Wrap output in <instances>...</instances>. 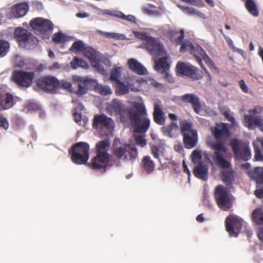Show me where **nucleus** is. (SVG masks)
<instances>
[{
	"mask_svg": "<svg viewBox=\"0 0 263 263\" xmlns=\"http://www.w3.org/2000/svg\"><path fill=\"white\" fill-rule=\"evenodd\" d=\"M100 34L103 35L106 37H110L112 38L115 37L116 34L115 33H108V32H105L101 30H98L97 31Z\"/></svg>",
	"mask_w": 263,
	"mask_h": 263,
	"instance_id": "58",
	"label": "nucleus"
},
{
	"mask_svg": "<svg viewBox=\"0 0 263 263\" xmlns=\"http://www.w3.org/2000/svg\"><path fill=\"white\" fill-rule=\"evenodd\" d=\"M164 147L161 145H153L151 147V154L153 157L160 161L159 155L160 154H163L164 152Z\"/></svg>",
	"mask_w": 263,
	"mask_h": 263,
	"instance_id": "39",
	"label": "nucleus"
},
{
	"mask_svg": "<svg viewBox=\"0 0 263 263\" xmlns=\"http://www.w3.org/2000/svg\"><path fill=\"white\" fill-rule=\"evenodd\" d=\"M110 142L105 139L98 142L95 146L96 155L91 160L88 165L95 170H103L106 172L108 167L112 165L118 166L120 165V159L123 160H134L137 156L138 152L136 147L126 144L123 146H113V155L118 159L111 162V155L108 153Z\"/></svg>",
	"mask_w": 263,
	"mask_h": 263,
	"instance_id": "1",
	"label": "nucleus"
},
{
	"mask_svg": "<svg viewBox=\"0 0 263 263\" xmlns=\"http://www.w3.org/2000/svg\"><path fill=\"white\" fill-rule=\"evenodd\" d=\"M70 65L73 69H77L79 67L82 68L87 67V63L83 59L79 58L77 57H74L72 59L70 62Z\"/></svg>",
	"mask_w": 263,
	"mask_h": 263,
	"instance_id": "37",
	"label": "nucleus"
},
{
	"mask_svg": "<svg viewBox=\"0 0 263 263\" xmlns=\"http://www.w3.org/2000/svg\"><path fill=\"white\" fill-rule=\"evenodd\" d=\"M181 2H185L192 5H195L199 7H202L204 4L202 0H180Z\"/></svg>",
	"mask_w": 263,
	"mask_h": 263,
	"instance_id": "48",
	"label": "nucleus"
},
{
	"mask_svg": "<svg viewBox=\"0 0 263 263\" xmlns=\"http://www.w3.org/2000/svg\"><path fill=\"white\" fill-rule=\"evenodd\" d=\"M191 158L192 162L196 163L202 158L201 151L198 149L193 151L191 154Z\"/></svg>",
	"mask_w": 263,
	"mask_h": 263,
	"instance_id": "45",
	"label": "nucleus"
},
{
	"mask_svg": "<svg viewBox=\"0 0 263 263\" xmlns=\"http://www.w3.org/2000/svg\"><path fill=\"white\" fill-rule=\"evenodd\" d=\"M13 96L10 93H6L3 97L1 100V108L3 109H8L14 105Z\"/></svg>",
	"mask_w": 263,
	"mask_h": 263,
	"instance_id": "29",
	"label": "nucleus"
},
{
	"mask_svg": "<svg viewBox=\"0 0 263 263\" xmlns=\"http://www.w3.org/2000/svg\"><path fill=\"white\" fill-rule=\"evenodd\" d=\"M263 111V107L260 106H256L252 109L249 111V114L256 115L260 114Z\"/></svg>",
	"mask_w": 263,
	"mask_h": 263,
	"instance_id": "51",
	"label": "nucleus"
},
{
	"mask_svg": "<svg viewBox=\"0 0 263 263\" xmlns=\"http://www.w3.org/2000/svg\"><path fill=\"white\" fill-rule=\"evenodd\" d=\"M30 34L31 33L22 28H16L14 32L16 39L21 44H23L26 41V40L29 37Z\"/></svg>",
	"mask_w": 263,
	"mask_h": 263,
	"instance_id": "28",
	"label": "nucleus"
},
{
	"mask_svg": "<svg viewBox=\"0 0 263 263\" xmlns=\"http://www.w3.org/2000/svg\"><path fill=\"white\" fill-rule=\"evenodd\" d=\"M245 3V6L249 13L254 17L259 15L257 5L254 0H241Z\"/></svg>",
	"mask_w": 263,
	"mask_h": 263,
	"instance_id": "26",
	"label": "nucleus"
},
{
	"mask_svg": "<svg viewBox=\"0 0 263 263\" xmlns=\"http://www.w3.org/2000/svg\"><path fill=\"white\" fill-rule=\"evenodd\" d=\"M116 93L118 95H123L129 92V88L128 85H126L121 81L116 83Z\"/></svg>",
	"mask_w": 263,
	"mask_h": 263,
	"instance_id": "31",
	"label": "nucleus"
},
{
	"mask_svg": "<svg viewBox=\"0 0 263 263\" xmlns=\"http://www.w3.org/2000/svg\"><path fill=\"white\" fill-rule=\"evenodd\" d=\"M136 142L137 144L143 147L146 144V140L142 136H139L136 139Z\"/></svg>",
	"mask_w": 263,
	"mask_h": 263,
	"instance_id": "53",
	"label": "nucleus"
},
{
	"mask_svg": "<svg viewBox=\"0 0 263 263\" xmlns=\"http://www.w3.org/2000/svg\"><path fill=\"white\" fill-rule=\"evenodd\" d=\"M254 195L255 196L259 199L263 198V189H257L254 192Z\"/></svg>",
	"mask_w": 263,
	"mask_h": 263,
	"instance_id": "57",
	"label": "nucleus"
},
{
	"mask_svg": "<svg viewBox=\"0 0 263 263\" xmlns=\"http://www.w3.org/2000/svg\"><path fill=\"white\" fill-rule=\"evenodd\" d=\"M202 60L204 61L205 63L207 64V65L212 70H214L216 72H218V69L215 66L214 62L211 60V59L209 57V55L206 53L203 56Z\"/></svg>",
	"mask_w": 263,
	"mask_h": 263,
	"instance_id": "42",
	"label": "nucleus"
},
{
	"mask_svg": "<svg viewBox=\"0 0 263 263\" xmlns=\"http://www.w3.org/2000/svg\"><path fill=\"white\" fill-rule=\"evenodd\" d=\"M233 152L237 158L248 161L251 158V153L248 143L241 140L233 139L230 142Z\"/></svg>",
	"mask_w": 263,
	"mask_h": 263,
	"instance_id": "9",
	"label": "nucleus"
},
{
	"mask_svg": "<svg viewBox=\"0 0 263 263\" xmlns=\"http://www.w3.org/2000/svg\"><path fill=\"white\" fill-rule=\"evenodd\" d=\"M96 89L97 91L102 95H110L112 91L110 88L108 86H103L102 85H98Z\"/></svg>",
	"mask_w": 263,
	"mask_h": 263,
	"instance_id": "44",
	"label": "nucleus"
},
{
	"mask_svg": "<svg viewBox=\"0 0 263 263\" xmlns=\"http://www.w3.org/2000/svg\"><path fill=\"white\" fill-rule=\"evenodd\" d=\"M142 35V39L145 41V49L150 54L158 57L165 54L164 46L159 39L148 36L145 33Z\"/></svg>",
	"mask_w": 263,
	"mask_h": 263,
	"instance_id": "7",
	"label": "nucleus"
},
{
	"mask_svg": "<svg viewBox=\"0 0 263 263\" xmlns=\"http://www.w3.org/2000/svg\"><path fill=\"white\" fill-rule=\"evenodd\" d=\"M35 77V72L15 70L13 72L11 80L18 86L28 87L32 84Z\"/></svg>",
	"mask_w": 263,
	"mask_h": 263,
	"instance_id": "10",
	"label": "nucleus"
},
{
	"mask_svg": "<svg viewBox=\"0 0 263 263\" xmlns=\"http://www.w3.org/2000/svg\"><path fill=\"white\" fill-rule=\"evenodd\" d=\"M64 36L60 32L54 34L52 36V40L56 43H60L62 42Z\"/></svg>",
	"mask_w": 263,
	"mask_h": 263,
	"instance_id": "49",
	"label": "nucleus"
},
{
	"mask_svg": "<svg viewBox=\"0 0 263 263\" xmlns=\"http://www.w3.org/2000/svg\"><path fill=\"white\" fill-rule=\"evenodd\" d=\"M92 126L101 134L107 136L114 129V122L111 118L105 114L96 115L93 117Z\"/></svg>",
	"mask_w": 263,
	"mask_h": 263,
	"instance_id": "6",
	"label": "nucleus"
},
{
	"mask_svg": "<svg viewBox=\"0 0 263 263\" xmlns=\"http://www.w3.org/2000/svg\"><path fill=\"white\" fill-rule=\"evenodd\" d=\"M225 224L227 231L231 236L237 237L244 225L243 220L239 217L230 215L226 218Z\"/></svg>",
	"mask_w": 263,
	"mask_h": 263,
	"instance_id": "12",
	"label": "nucleus"
},
{
	"mask_svg": "<svg viewBox=\"0 0 263 263\" xmlns=\"http://www.w3.org/2000/svg\"><path fill=\"white\" fill-rule=\"evenodd\" d=\"M180 45V51L181 52H185L186 51H190L191 52L194 47L192 42L187 40H185L184 42H182Z\"/></svg>",
	"mask_w": 263,
	"mask_h": 263,
	"instance_id": "41",
	"label": "nucleus"
},
{
	"mask_svg": "<svg viewBox=\"0 0 263 263\" xmlns=\"http://www.w3.org/2000/svg\"><path fill=\"white\" fill-rule=\"evenodd\" d=\"M141 165L147 174L152 173L154 171L155 167L154 161L149 156L143 157L141 160Z\"/></svg>",
	"mask_w": 263,
	"mask_h": 263,
	"instance_id": "24",
	"label": "nucleus"
},
{
	"mask_svg": "<svg viewBox=\"0 0 263 263\" xmlns=\"http://www.w3.org/2000/svg\"><path fill=\"white\" fill-rule=\"evenodd\" d=\"M86 88L84 86L82 83H78V89L77 91V94L79 96H82L87 92Z\"/></svg>",
	"mask_w": 263,
	"mask_h": 263,
	"instance_id": "50",
	"label": "nucleus"
},
{
	"mask_svg": "<svg viewBox=\"0 0 263 263\" xmlns=\"http://www.w3.org/2000/svg\"><path fill=\"white\" fill-rule=\"evenodd\" d=\"M239 86H240L241 90L244 92H248V87H247V85L246 84L243 80H241L239 81Z\"/></svg>",
	"mask_w": 263,
	"mask_h": 263,
	"instance_id": "59",
	"label": "nucleus"
},
{
	"mask_svg": "<svg viewBox=\"0 0 263 263\" xmlns=\"http://www.w3.org/2000/svg\"><path fill=\"white\" fill-rule=\"evenodd\" d=\"M154 69L155 70L163 73L166 78H168L169 73L167 71L170 69V64L168 63V57H163L162 58L155 59L154 60Z\"/></svg>",
	"mask_w": 263,
	"mask_h": 263,
	"instance_id": "17",
	"label": "nucleus"
},
{
	"mask_svg": "<svg viewBox=\"0 0 263 263\" xmlns=\"http://www.w3.org/2000/svg\"><path fill=\"white\" fill-rule=\"evenodd\" d=\"M123 82H124L126 85H128L129 87L133 85V79L130 77H124Z\"/></svg>",
	"mask_w": 263,
	"mask_h": 263,
	"instance_id": "56",
	"label": "nucleus"
},
{
	"mask_svg": "<svg viewBox=\"0 0 263 263\" xmlns=\"http://www.w3.org/2000/svg\"><path fill=\"white\" fill-rule=\"evenodd\" d=\"M30 25L34 30L42 33L52 31L53 28V25L50 20L42 17L32 20L30 22Z\"/></svg>",
	"mask_w": 263,
	"mask_h": 263,
	"instance_id": "13",
	"label": "nucleus"
},
{
	"mask_svg": "<svg viewBox=\"0 0 263 263\" xmlns=\"http://www.w3.org/2000/svg\"><path fill=\"white\" fill-rule=\"evenodd\" d=\"M223 115L229 121L233 124H234L235 119L233 116L230 115L228 111H224Z\"/></svg>",
	"mask_w": 263,
	"mask_h": 263,
	"instance_id": "55",
	"label": "nucleus"
},
{
	"mask_svg": "<svg viewBox=\"0 0 263 263\" xmlns=\"http://www.w3.org/2000/svg\"><path fill=\"white\" fill-rule=\"evenodd\" d=\"M83 52L92 64L96 63L97 52L95 50L90 47H85Z\"/></svg>",
	"mask_w": 263,
	"mask_h": 263,
	"instance_id": "33",
	"label": "nucleus"
},
{
	"mask_svg": "<svg viewBox=\"0 0 263 263\" xmlns=\"http://www.w3.org/2000/svg\"><path fill=\"white\" fill-rule=\"evenodd\" d=\"M36 85L45 91H52L59 87V81L54 77L46 76L40 77L37 81Z\"/></svg>",
	"mask_w": 263,
	"mask_h": 263,
	"instance_id": "14",
	"label": "nucleus"
},
{
	"mask_svg": "<svg viewBox=\"0 0 263 263\" xmlns=\"http://www.w3.org/2000/svg\"><path fill=\"white\" fill-rule=\"evenodd\" d=\"M1 127H3L5 129H7L9 127V124L8 120L4 117L1 116Z\"/></svg>",
	"mask_w": 263,
	"mask_h": 263,
	"instance_id": "54",
	"label": "nucleus"
},
{
	"mask_svg": "<svg viewBox=\"0 0 263 263\" xmlns=\"http://www.w3.org/2000/svg\"><path fill=\"white\" fill-rule=\"evenodd\" d=\"M191 121L184 120L179 123L180 130L183 137V143L187 149H191L196 146L198 143L197 129L193 128Z\"/></svg>",
	"mask_w": 263,
	"mask_h": 263,
	"instance_id": "4",
	"label": "nucleus"
},
{
	"mask_svg": "<svg viewBox=\"0 0 263 263\" xmlns=\"http://www.w3.org/2000/svg\"><path fill=\"white\" fill-rule=\"evenodd\" d=\"M202 60L204 61L205 63L207 64V65L212 70H214L216 72H218V69L215 66L214 62L211 60V59L209 57V55L206 53L203 56Z\"/></svg>",
	"mask_w": 263,
	"mask_h": 263,
	"instance_id": "43",
	"label": "nucleus"
},
{
	"mask_svg": "<svg viewBox=\"0 0 263 263\" xmlns=\"http://www.w3.org/2000/svg\"><path fill=\"white\" fill-rule=\"evenodd\" d=\"M29 9V6L26 3H19L15 5L11 9V13L15 18L25 16Z\"/></svg>",
	"mask_w": 263,
	"mask_h": 263,
	"instance_id": "20",
	"label": "nucleus"
},
{
	"mask_svg": "<svg viewBox=\"0 0 263 263\" xmlns=\"http://www.w3.org/2000/svg\"><path fill=\"white\" fill-rule=\"evenodd\" d=\"M215 197L219 208L224 211H228L232 206L229 197L228 192L222 185H219L215 189Z\"/></svg>",
	"mask_w": 263,
	"mask_h": 263,
	"instance_id": "11",
	"label": "nucleus"
},
{
	"mask_svg": "<svg viewBox=\"0 0 263 263\" xmlns=\"http://www.w3.org/2000/svg\"><path fill=\"white\" fill-rule=\"evenodd\" d=\"M244 232L248 238L251 237L253 234L252 231L250 229L247 228L246 226H245Z\"/></svg>",
	"mask_w": 263,
	"mask_h": 263,
	"instance_id": "63",
	"label": "nucleus"
},
{
	"mask_svg": "<svg viewBox=\"0 0 263 263\" xmlns=\"http://www.w3.org/2000/svg\"><path fill=\"white\" fill-rule=\"evenodd\" d=\"M243 124L249 129H253L257 126L263 131V119L252 114L244 116Z\"/></svg>",
	"mask_w": 263,
	"mask_h": 263,
	"instance_id": "16",
	"label": "nucleus"
},
{
	"mask_svg": "<svg viewBox=\"0 0 263 263\" xmlns=\"http://www.w3.org/2000/svg\"><path fill=\"white\" fill-rule=\"evenodd\" d=\"M222 169H230L228 171L223 170L221 172L220 177L222 181L227 185H231L235 179L234 172L232 170V165L228 168H222Z\"/></svg>",
	"mask_w": 263,
	"mask_h": 263,
	"instance_id": "22",
	"label": "nucleus"
},
{
	"mask_svg": "<svg viewBox=\"0 0 263 263\" xmlns=\"http://www.w3.org/2000/svg\"><path fill=\"white\" fill-rule=\"evenodd\" d=\"M59 87H61L67 89H70L71 87V84L70 82L67 81H59Z\"/></svg>",
	"mask_w": 263,
	"mask_h": 263,
	"instance_id": "52",
	"label": "nucleus"
},
{
	"mask_svg": "<svg viewBox=\"0 0 263 263\" xmlns=\"http://www.w3.org/2000/svg\"><path fill=\"white\" fill-rule=\"evenodd\" d=\"M123 20H127L130 22L135 23L136 21V18L134 16L132 15H128L127 16L125 15V17H124V18H123Z\"/></svg>",
	"mask_w": 263,
	"mask_h": 263,
	"instance_id": "62",
	"label": "nucleus"
},
{
	"mask_svg": "<svg viewBox=\"0 0 263 263\" xmlns=\"http://www.w3.org/2000/svg\"><path fill=\"white\" fill-rule=\"evenodd\" d=\"M69 153L73 163L77 164H85L89 157V145L86 142H78L71 147Z\"/></svg>",
	"mask_w": 263,
	"mask_h": 263,
	"instance_id": "5",
	"label": "nucleus"
},
{
	"mask_svg": "<svg viewBox=\"0 0 263 263\" xmlns=\"http://www.w3.org/2000/svg\"><path fill=\"white\" fill-rule=\"evenodd\" d=\"M178 7L183 11L185 13L188 15H195L200 17H204V14L194 8L188 6L184 7L181 5H178Z\"/></svg>",
	"mask_w": 263,
	"mask_h": 263,
	"instance_id": "32",
	"label": "nucleus"
},
{
	"mask_svg": "<svg viewBox=\"0 0 263 263\" xmlns=\"http://www.w3.org/2000/svg\"><path fill=\"white\" fill-rule=\"evenodd\" d=\"M176 70L177 73L187 76L194 80H200L202 78V71L189 63L178 62Z\"/></svg>",
	"mask_w": 263,
	"mask_h": 263,
	"instance_id": "8",
	"label": "nucleus"
},
{
	"mask_svg": "<svg viewBox=\"0 0 263 263\" xmlns=\"http://www.w3.org/2000/svg\"><path fill=\"white\" fill-rule=\"evenodd\" d=\"M127 64L128 68L137 74L143 75L146 72V68L135 59H129Z\"/></svg>",
	"mask_w": 263,
	"mask_h": 263,
	"instance_id": "19",
	"label": "nucleus"
},
{
	"mask_svg": "<svg viewBox=\"0 0 263 263\" xmlns=\"http://www.w3.org/2000/svg\"><path fill=\"white\" fill-rule=\"evenodd\" d=\"M37 43V39L31 33L23 45L26 49H31L35 47Z\"/></svg>",
	"mask_w": 263,
	"mask_h": 263,
	"instance_id": "34",
	"label": "nucleus"
},
{
	"mask_svg": "<svg viewBox=\"0 0 263 263\" xmlns=\"http://www.w3.org/2000/svg\"><path fill=\"white\" fill-rule=\"evenodd\" d=\"M255 155L254 157L256 161H260L263 159V155L262 154L260 148L257 145L256 143H253V144Z\"/></svg>",
	"mask_w": 263,
	"mask_h": 263,
	"instance_id": "47",
	"label": "nucleus"
},
{
	"mask_svg": "<svg viewBox=\"0 0 263 263\" xmlns=\"http://www.w3.org/2000/svg\"><path fill=\"white\" fill-rule=\"evenodd\" d=\"M212 134L216 140V142L210 143V147L215 151L212 159L216 165L220 168H228L231 167V163L223 157L222 153L227 151L226 144L228 138L230 136V132L227 123H217L214 127L211 128Z\"/></svg>",
	"mask_w": 263,
	"mask_h": 263,
	"instance_id": "3",
	"label": "nucleus"
},
{
	"mask_svg": "<svg viewBox=\"0 0 263 263\" xmlns=\"http://www.w3.org/2000/svg\"><path fill=\"white\" fill-rule=\"evenodd\" d=\"M206 52L200 46L197 45L194 46L192 50L190 52L191 54H193V56L197 60V62L200 64L201 67L203 69H205V67L203 65L202 60V57Z\"/></svg>",
	"mask_w": 263,
	"mask_h": 263,
	"instance_id": "25",
	"label": "nucleus"
},
{
	"mask_svg": "<svg viewBox=\"0 0 263 263\" xmlns=\"http://www.w3.org/2000/svg\"><path fill=\"white\" fill-rule=\"evenodd\" d=\"M122 69V68L121 67H117L113 68L111 71V73L109 77L110 80L113 82H115V83L121 81L120 78L121 75Z\"/></svg>",
	"mask_w": 263,
	"mask_h": 263,
	"instance_id": "38",
	"label": "nucleus"
},
{
	"mask_svg": "<svg viewBox=\"0 0 263 263\" xmlns=\"http://www.w3.org/2000/svg\"><path fill=\"white\" fill-rule=\"evenodd\" d=\"M167 34L171 41L174 43L176 45H180L183 42L184 37V29H182L179 31L170 29Z\"/></svg>",
	"mask_w": 263,
	"mask_h": 263,
	"instance_id": "21",
	"label": "nucleus"
},
{
	"mask_svg": "<svg viewBox=\"0 0 263 263\" xmlns=\"http://www.w3.org/2000/svg\"><path fill=\"white\" fill-rule=\"evenodd\" d=\"M85 48V47L83 42L81 41H77L72 44V46L70 48V51L72 52L74 51L76 52H83Z\"/></svg>",
	"mask_w": 263,
	"mask_h": 263,
	"instance_id": "40",
	"label": "nucleus"
},
{
	"mask_svg": "<svg viewBox=\"0 0 263 263\" xmlns=\"http://www.w3.org/2000/svg\"><path fill=\"white\" fill-rule=\"evenodd\" d=\"M208 165L200 161L194 167L193 173L197 178L206 181L208 178Z\"/></svg>",
	"mask_w": 263,
	"mask_h": 263,
	"instance_id": "18",
	"label": "nucleus"
},
{
	"mask_svg": "<svg viewBox=\"0 0 263 263\" xmlns=\"http://www.w3.org/2000/svg\"><path fill=\"white\" fill-rule=\"evenodd\" d=\"M180 100L184 103L191 104L194 111L197 114H200L201 111V106L199 98L194 93H186L180 97Z\"/></svg>",
	"mask_w": 263,
	"mask_h": 263,
	"instance_id": "15",
	"label": "nucleus"
},
{
	"mask_svg": "<svg viewBox=\"0 0 263 263\" xmlns=\"http://www.w3.org/2000/svg\"><path fill=\"white\" fill-rule=\"evenodd\" d=\"M73 80L76 82L82 83L87 89L90 88L92 86V84L94 83L93 80L88 78H85L77 76H74Z\"/></svg>",
	"mask_w": 263,
	"mask_h": 263,
	"instance_id": "35",
	"label": "nucleus"
},
{
	"mask_svg": "<svg viewBox=\"0 0 263 263\" xmlns=\"http://www.w3.org/2000/svg\"><path fill=\"white\" fill-rule=\"evenodd\" d=\"M183 168H184V172L186 173L189 176H190L191 175V172L190 171V170H189L186 164H185V162H184V161H183Z\"/></svg>",
	"mask_w": 263,
	"mask_h": 263,
	"instance_id": "64",
	"label": "nucleus"
},
{
	"mask_svg": "<svg viewBox=\"0 0 263 263\" xmlns=\"http://www.w3.org/2000/svg\"><path fill=\"white\" fill-rule=\"evenodd\" d=\"M106 111L111 116L119 115L122 122L129 119L136 130L140 134L146 132L150 127L151 121L143 103L134 102L132 107H127L122 101L114 99L107 105Z\"/></svg>",
	"mask_w": 263,
	"mask_h": 263,
	"instance_id": "2",
	"label": "nucleus"
},
{
	"mask_svg": "<svg viewBox=\"0 0 263 263\" xmlns=\"http://www.w3.org/2000/svg\"><path fill=\"white\" fill-rule=\"evenodd\" d=\"M153 119L155 123L158 125H162L165 123L164 113L158 105H155L154 106Z\"/></svg>",
	"mask_w": 263,
	"mask_h": 263,
	"instance_id": "27",
	"label": "nucleus"
},
{
	"mask_svg": "<svg viewBox=\"0 0 263 263\" xmlns=\"http://www.w3.org/2000/svg\"><path fill=\"white\" fill-rule=\"evenodd\" d=\"M9 43L5 41L1 40V57L6 55L9 51Z\"/></svg>",
	"mask_w": 263,
	"mask_h": 263,
	"instance_id": "46",
	"label": "nucleus"
},
{
	"mask_svg": "<svg viewBox=\"0 0 263 263\" xmlns=\"http://www.w3.org/2000/svg\"><path fill=\"white\" fill-rule=\"evenodd\" d=\"M76 16L79 18H85L89 16V14L86 12H79L76 14Z\"/></svg>",
	"mask_w": 263,
	"mask_h": 263,
	"instance_id": "61",
	"label": "nucleus"
},
{
	"mask_svg": "<svg viewBox=\"0 0 263 263\" xmlns=\"http://www.w3.org/2000/svg\"><path fill=\"white\" fill-rule=\"evenodd\" d=\"M252 218L257 224L263 226V208L255 209L252 213Z\"/></svg>",
	"mask_w": 263,
	"mask_h": 263,
	"instance_id": "30",
	"label": "nucleus"
},
{
	"mask_svg": "<svg viewBox=\"0 0 263 263\" xmlns=\"http://www.w3.org/2000/svg\"><path fill=\"white\" fill-rule=\"evenodd\" d=\"M178 125L176 122H172L169 125L166 126H163L161 128V130L164 135L168 137H172V130L177 128Z\"/></svg>",
	"mask_w": 263,
	"mask_h": 263,
	"instance_id": "36",
	"label": "nucleus"
},
{
	"mask_svg": "<svg viewBox=\"0 0 263 263\" xmlns=\"http://www.w3.org/2000/svg\"><path fill=\"white\" fill-rule=\"evenodd\" d=\"M73 117L74 119V121L77 123H80L81 122V113H78L76 112H74L73 114Z\"/></svg>",
	"mask_w": 263,
	"mask_h": 263,
	"instance_id": "60",
	"label": "nucleus"
},
{
	"mask_svg": "<svg viewBox=\"0 0 263 263\" xmlns=\"http://www.w3.org/2000/svg\"><path fill=\"white\" fill-rule=\"evenodd\" d=\"M250 178L258 184H263V167H256L249 173Z\"/></svg>",
	"mask_w": 263,
	"mask_h": 263,
	"instance_id": "23",
	"label": "nucleus"
}]
</instances>
